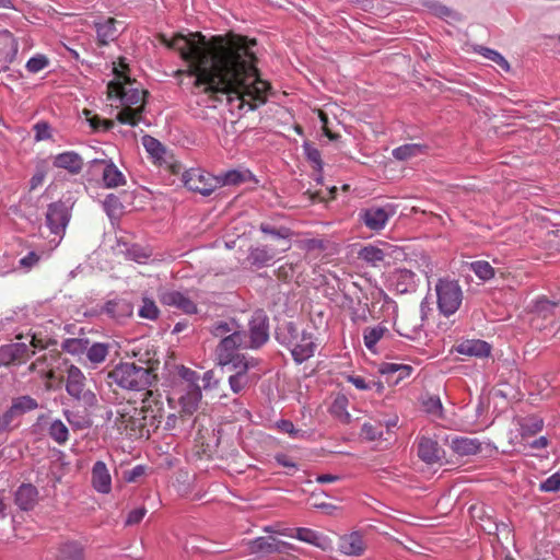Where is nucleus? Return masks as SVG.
<instances>
[{
	"instance_id": "obj_1",
	"label": "nucleus",
	"mask_w": 560,
	"mask_h": 560,
	"mask_svg": "<svg viewBox=\"0 0 560 560\" xmlns=\"http://www.w3.org/2000/svg\"><path fill=\"white\" fill-rule=\"evenodd\" d=\"M164 44L176 50L191 84L197 103L208 108L225 104L229 110L250 112L267 101L270 84L262 80L255 66L256 57L248 42L238 35L213 36L210 40L199 33L177 34Z\"/></svg>"
},
{
	"instance_id": "obj_2",
	"label": "nucleus",
	"mask_w": 560,
	"mask_h": 560,
	"mask_svg": "<svg viewBox=\"0 0 560 560\" xmlns=\"http://www.w3.org/2000/svg\"><path fill=\"white\" fill-rule=\"evenodd\" d=\"M127 66L121 60L118 67H114L115 78L107 84V94L110 101H118L120 107L115 118L122 125L136 127L142 120L144 110L145 91L137 86L126 73Z\"/></svg>"
},
{
	"instance_id": "obj_3",
	"label": "nucleus",
	"mask_w": 560,
	"mask_h": 560,
	"mask_svg": "<svg viewBox=\"0 0 560 560\" xmlns=\"http://www.w3.org/2000/svg\"><path fill=\"white\" fill-rule=\"evenodd\" d=\"M276 339L285 346L296 363H303L316 351L315 338L311 331L299 329L294 322H283L276 330Z\"/></svg>"
},
{
	"instance_id": "obj_4",
	"label": "nucleus",
	"mask_w": 560,
	"mask_h": 560,
	"mask_svg": "<svg viewBox=\"0 0 560 560\" xmlns=\"http://www.w3.org/2000/svg\"><path fill=\"white\" fill-rule=\"evenodd\" d=\"M108 378L121 389L143 392L154 383L155 375L150 368L135 362H121L108 373Z\"/></svg>"
},
{
	"instance_id": "obj_5",
	"label": "nucleus",
	"mask_w": 560,
	"mask_h": 560,
	"mask_svg": "<svg viewBox=\"0 0 560 560\" xmlns=\"http://www.w3.org/2000/svg\"><path fill=\"white\" fill-rule=\"evenodd\" d=\"M240 350H250L245 340V330L230 334L223 340H220L215 348V359L218 365L225 368L232 364H241L242 362L255 360Z\"/></svg>"
},
{
	"instance_id": "obj_6",
	"label": "nucleus",
	"mask_w": 560,
	"mask_h": 560,
	"mask_svg": "<svg viewBox=\"0 0 560 560\" xmlns=\"http://www.w3.org/2000/svg\"><path fill=\"white\" fill-rule=\"evenodd\" d=\"M71 218V208L63 201H56L48 206L46 212V226L52 237L48 241L50 250H55L61 243Z\"/></svg>"
},
{
	"instance_id": "obj_7",
	"label": "nucleus",
	"mask_w": 560,
	"mask_h": 560,
	"mask_svg": "<svg viewBox=\"0 0 560 560\" xmlns=\"http://www.w3.org/2000/svg\"><path fill=\"white\" fill-rule=\"evenodd\" d=\"M65 389L72 399L88 408H93L97 405L96 394L88 388L86 377L77 365L72 364L67 368Z\"/></svg>"
},
{
	"instance_id": "obj_8",
	"label": "nucleus",
	"mask_w": 560,
	"mask_h": 560,
	"mask_svg": "<svg viewBox=\"0 0 560 560\" xmlns=\"http://www.w3.org/2000/svg\"><path fill=\"white\" fill-rule=\"evenodd\" d=\"M438 308L448 317L455 314L463 302V290L456 280L441 278L435 284Z\"/></svg>"
},
{
	"instance_id": "obj_9",
	"label": "nucleus",
	"mask_w": 560,
	"mask_h": 560,
	"mask_svg": "<svg viewBox=\"0 0 560 560\" xmlns=\"http://www.w3.org/2000/svg\"><path fill=\"white\" fill-rule=\"evenodd\" d=\"M396 214V206L386 203L384 206L373 205L363 208L358 213V220L365 228L373 232H381L385 229L390 218Z\"/></svg>"
},
{
	"instance_id": "obj_10",
	"label": "nucleus",
	"mask_w": 560,
	"mask_h": 560,
	"mask_svg": "<svg viewBox=\"0 0 560 560\" xmlns=\"http://www.w3.org/2000/svg\"><path fill=\"white\" fill-rule=\"evenodd\" d=\"M182 182L188 190L203 197L210 196L218 188L217 176L200 167L186 170L182 175Z\"/></svg>"
},
{
	"instance_id": "obj_11",
	"label": "nucleus",
	"mask_w": 560,
	"mask_h": 560,
	"mask_svg": "<svg viewBox=\"0 0 560 560\" xmlns=\"http://www.w3.org/2000/svg\"><path fill=\"white\" fill-rule=\"evenodd\" d=\"M245 340L250 350L261 348L269 340V318L262 310L253 313Z\"/></svg>"
},
{
	"instance_id": "obj_12",
	"label": "nucleus",
	"mask_w": 560,
	"mask_h": 560,
	"mask_svg": "<svg viewBox=\"0 0 560 560\" xmlns=\"http://www.w3.org/2000/svg\"><path fill=\"white\" fill-rule=\"evenodd\" d=\"M371 284L361 285L352 281V320H366L371 315L369 291Z\"/></svg>"
},
{
	"instance_id": "obj_13",
	"label": "nucleus",
	"mask_w": 560,
	"mask_h": 560,
	"mask_svg": "<svg viewBox=\"0 0 560 560\" xmlns=\"http://www.w3.org/2000/svg\"><path fill=\"white\" fill-rule=\"evenodd\" d=\"M256 365L257 361L250 360L242 362L241 364H232L226 366L229 370L234 372L228 378L229 386L234 394H240L249 386L252 382L249 371L256 368Z\"/></svg>"
},
{
	"instance_id": "obj_14",
	"label": "nucleus",
	"mask_w": 560,
	"mask_h": 560,
	"mask_svg": "<svg viewBox=\"0 0 560 560\" xmlns=\"http://www.w3.org/2000/svg\"><path fill=\"white\" fill-rule=\"evenodd\" d=\"M290 548V544L278 540L272 537H257L249 540L247 549L249 553L257 556H267L271 553H282Z\"/></svg>"
},
{
	"instance_id": "obj_15",
	"label": "nucleus",
	"mask_w": 560,
	"mask_h": 560,
	"mask_svg": "<svg viewBox=\"0 0 560 560\" xmlns=\"http://www.w3.org/2000/svg\"><path fill=\"white\" fill-rule=\"evenodd\" d=\"M389 287L399 294L413 292L418 285L417 275L406 268L395 269L388 278Z\"/></svg>"
},
{
	"instance_id": "obj_16",
	"label": "nucleus",
	"mask_w": 560,
	"mask_h": 560,
	"mask_svg": "<svg viewBox=\"0 0 560 560\" xmlns=\"http://www.w3.org/2000/svg\"><path fill=\"white\" fill-rule=\"evenodd\" d=\"M161 302L164 305L176 307L185 314H196L198 308L196 303L184 292L168 290L161 294Z\"/></svg>"
},
{
	"instance_id": "obj_17",
	"label": "nucleus",
	"mask_w": 560,
	"mask_h": 560,
	"mask_svg": "<svg viewBox=\"0 0 560 560\" xmlns=\"http://www.w3.org/2000/svg\"><path fill=\"white\" fill-rule=\"evenodd\" d=\"M362 336L364 346L372 353H378L377 343L380 341L383 346L387 339H392L393 337L389 329L383 324L365 327L363 329Z\"/></svg>"
},
{
	"instance_id": "obj_18",
	"label": "nucleus",
	"mask_w": 560,
	"mask_h": 560,
	"mask_svg": "<svg viewBox=\"0 0 560 560\" xmlns=\"http://www.w3.org/2000/svg\"><path fill=\"white\" fill-rule=\"evenodd\" d=\"M18 52V38L9 30L0 27V62L7 67L15 60Z\"/></svg>"
},
{
	"instance_id": "obj_19",
	"label": "nucleus",
	"mask_w": 560,
	"mask_h": 560,
	"mask_svg": "<svg viewBox=\"0 0 560 560\" xmlns=\"http://www.w3.org/2000/svg\"><path fill=\"white\" fill-rule=\"evenodd\" d=\"M91 482L98 493L108 494L112 491V476L103 460L94 463L91 471Z\"/></svg>"
},
{
	"instance_id": "obj_20",
	"label": "nucleus",
	"mask_w": 560,
	"mask_h": 560,
	"mask_svg": "<svg viewBox=\"0 0 560 560\" xmlns=\"http://www.w3.org/2000/svg\"><path fill=\"white\" fill-rule=\"evenodd\" d=\"M418 456L427 464H435L444 457V451L431 438H421L418 443Z\"/></svg>"
},
{
	"instance_id": "obj_21",
	"label": "nucleus",
	"mask_w": 560,
	"mask_h": 560,
	"mask_svg": "<svg viewBox=\"0 0 560 560\" xmlns=\"http://www.w3.org/2000/svg\"><path fill=\"white\" fill-rule=\"evenodd\" d=\"M142 145L155 165H167V150L161 141L152 136L144 135L141 139Z\"/></svg>"
},
{
	"instance_id": "obj_22",
	"label": "nucleus",
	"mask_w": 560,
	"mask_h": 560,
	"mask_svg": "<svg viewBox=\"0 0 560 560\" xmlns=\"http://www.w3.org/2000/svg\"><path fill=\"white\" fill-rule=\"evenodd\" d=\"M52 164L57 168H63L72 175L79 174L83 168V159L74 151H66L54 158Z\"/></svg>"
},
{
	"instance_id": "obj_23",
	"label": "nucleus",
	"mask_w": 560,
	"mask_h": 560,
	"mask_svg": "<svg viewBox=\"0 0 560 560\" xmlns=\"http://www.w3.org/2000/svg\"><path fill=\"white\" fill-rule=\"evenodd\" d=\"M102 180L106 188H117L126 184V177L112 160H102Z\"/></svg>"
},
{
	"instance_id": "obj_24",
	"label": "nucleus",
	"mask_w": 560,
	"mask_h": 560,
	"mask_svg": "<svg viewBox=\"0 0 560 560\" xmlns=\"http://www.w3.org/2000/svg\"><path fill=\"white\" fill-rule=\"evenodd\" d=\"M38 500V490L31 483H22L15 491V504L22 511H31L34 509Z\"/></svg>"
},
{
	"instance_id": "obj_25",
	"label": "nucleus",
	"mask_w": 560,
	"mask_h": 560,
	"mask_svg": "<svg viewBox=\"0 0 560 560\" xmlns=\"http://www.w3.org/2000/svg\"><path fill=\"white\" fill-rule=\"evenodd\" d=\"M202 399V392L198 384H188L185 393L179 397L182 411L186 415H192L199 408Z\"/></svg>"
},
{
	"instance_id": "obj_26",
	"label": "nucleus",
	"mask_w": 560,
	"mask_h": 560,
	"mask_svg": "<svg viewBox=\"0 0 560 560\" xmlns=\"http://www.w3.org/2000/svg\"><path fill=\"white\" fill-rule=\"evenodd\" d=\"M103 311L110 318L120 320L132 315L133 306L129 300L125 298H117L106 302V304L103 307Z\"/></svg>"
},
{
	"instance_id": "obj_27",
	"label": "nucleus",
	"mask_w": 560,
	"mask_h": 560,
	"mask_svg": "<svg viewBox=\"0 0 560 560\" xmlns=\"http://www.w3.org/2000/svg\"><path fill=\"white\" fill-rule=\"evenodd\" d=\"M456 351L464 355L485 358L490 354L491 347L480 339H467L456 347Z\"/></svg>"
},
{
	"instance_id": "obj_28",
	"label": "nucleus",
	"mask_w": 560,
	"mask_h": 560,
	"mask_svg": "<svg viewBox=\"0 0 560 560\" xmlns=\"http://www.w3.org/2000/svg\"><path fill=\"white\" fill-rule=\"evenodd\" d=\"M451 448L459 456H469L480 452L481 443L475 438L456 436L451 441Z\"/></svg>"
},
{
	"instance_id": "obj_29",
	"label": "nucleus",
	"mask_w": 560,
	"mask_h": 560,
	"mask_svg": "<svg viewBox=\"0 0 560 560\" xmlns=\"http://www.w3.org/2000/svg\"><path fill=\"white\" fill-rule=\"evenodd\" d=\"M275 252L266 245L250 247L247 259L249 264L258 269L269 266L275 259Z\"/></svg>"
},
{
	"instance_id": "obj_30",
	"label": "nucleus",
	"mask_w": 560,
	"mask_h": 560,
	"mask_svg": "<svg viewBox=\"0 0 560 560\" xmlns=\"http://www.w3.org/2000/svg\"><path fill=\"white\" fill-rule=\"evenodd\" d=\"M294 534H287L289 537L299 539L303 542L326 549L328 547L327 537L311 528L299 527L293 529Z\"/></svg>"
},
{
	"instance_id": "obj_31",
	"label": "nucleus",
	"mask_w": 560,
	"mask_h": 560,
	"mask_svg": "<svg viewBox=\"0 0 560 560\" xmlns=\"http://www.w3.org/2000/svg\"><path fill=\"white\" fill-rule=\"evenodd\" d=\"M52 250H50V245L48 244V248L38 247L34 250L28 252L25 256L19 259L18 268L23 270L24 272L31 271L34 267H36L40 260L47 259Z\"/></svg>"
},
{
	"instance_id": "obj_32",
	"label": "nucleus",
	"mask_w": 560,
	"mask_h": 560,
	"mask_svg": "<svg viewBox=\"0 0 560 560\" xmlns=\"http://www.w3.org/2000/svg\"><path fill=\"white\" fill-rule=\"evenodd\" d=\"M18 339H20V340L25 339V340L10 343V345H11L12 350L16 357V360L24 361L35 353V351L32 350L31 348L37 347V343H36L37 340H36L34 334H32V335L27 334L25 337H23L22 335H19Z\"/></svg>"
},
{
	"instance_id": "obj_33",
	"label": "nucleus",
	"mask_w": 560,
	"mask_h": 560,
	"mask_svg": "<svg viewBox=\"0 0 560 560\" xmlns=\"http://www.w3.org/2000/svg\"><path fill=\"white\" fill-rule=\"evenodd\" d=\"M243 329V326L234 318L222 319L214 322L210 327V334L214 338L223 340L230 334L237 332Z\"/></svg>"
},
{
	"instance_id": "obj_34",
	"label": "nucleus",
	"mask_w": 560,
	"mask_h": 560,
	"mask_svg": "<svg viewBox=\"0 0 560 560\" xmlns=\"http://www.w3.org/2000/svg\"><path fill=\"white\" fill-rule=\"evenodd\" d=\"M358 259L362 260L371 267H378L385 259L384 250L374 245L362 246L358 253Z\"/></svg>"
},
{
	"instance_id": "obj_35",
	"label": "nucleus",
	"mask_w": 560,
	"mask_h": 560,
	"mask_svg": "<svg viewBox=\"0 0 560 560\" xmlns=\"http://www.w3.org/2000/svg\"><path fill=\"white\" fill-rule=\"evenodd\" d=\"M95 27L97 39L102 45H107L108 43L115 40L119 34L117 22L112 18L105 20L104 22L96 23Z\"/></svg>"
},
{
	"instance_id": "obj_36",
	"label": "nucleus",
	"mask_w": 560,
	"mask_h": 560,
	"mask_svg": "<svg viewBox=\"0 0 560 560\" xmlns=\"http://www.w3.org/2000/svg\"><path fill=\"white\" fill-rule=\"evenodd\" d=\"M252 177L248 170H230L217 176L218 188L222 186H233L246 182Z\"/></svg>"
},
{
	"instance_id": "obj_37",
	"label": "nucleus",
	"mask_w": 560,
	"mask_h": 560,
	"mask_svg": "<svg viewBox=\"0 0 560 560\" xmlns=\"http://www.w3.org/2000/svg\"><path fill=\"white\" fill-rule=\"evenodd\" d=\"M348 405V396L343 393H338L329 407V412L334 418L338 419L339 421L348 423L350 420Z\"/></svg>"
},
{
	"instance_id": "obj_38",
	"label": "nucleus",
	"mask_w": 560,
	"mask_h": 560,
	"mask_svg": "<svg viewBox=\"0 0 560 560\" xmlns=\"http://www.w3.org/2000/svg\"><path fill=\"white\" fill-rule=\"evenodd\" d=\"M109 352V347L104 342H93L89 341L88 349L85 351L86 359L91 363L92 368H96L98 364L103 363Z\"/></svg>"
},
{
	"instance_id": "obj_39",
	"label": "nucleus",
	"mask_w": 560,
	"mask_h": 560,
	"mask_svg": "<svg viewBox=\"0 0 560 560\" xmlns=\"http://www.w3.org/2000/svg\"><path fill=\"white\" fill-rule=\"evenodd\" d=\"M427 147L420 143H406L395 148L392 152L393 156L399 161H406L423 154Z\"/></svg>"
},
{
	"instance_id": "obj_40",
	"label": "nucleus",
	"mask_w": 560,
	"mask_h": 560,
	"mask_svg": "<svg viewBox=\"0 0 560 560\" xmlns=\"http://www.w3.org/2000/svg\"><path fill=\"white\" fill-rule=\"evenodd\" d=\"M303 153L306 158V160L311 163L313 170L320 175L323 172V160L322 154L318 151V149L311 142H304L303 145Z\"/></svg>"
},
{
	"instance_id": "obj_41",
	"label": "nucleus",
	"mask_w": 560,
	"mask_h": 560,
	"mask_svg": "<svg viewBox=\"0 0 560 560\" xmlns=\"http://www.w3.org/2000/svg\"><path fill=\"white\" fill-rule=\"evenodd\" d=\"M58 558L60 560H83V548L75 541H68L60 546Z\"/></svg>"
},
{
	"instance_id": "obj_42",
	"label": "nucleus",
	"mask_w": 560,
	"mask_h": 560,
	"mask_svg": "<svg viewBox=\"0 0 560 560\" xmlns=\"http://www.w3.org/2000/svg\"><path fill=\"white\" fill-rule=\"evenodd\" d=\"M48 434L59 445L66 444L69 440V430L60 419L51 421L48 428Z\"/></svg>"
},
{
	"instance_id": "obj_43",
	"label": "nucleus",
	"mask_w": 560,
	"mask_h": 560,
	"mask_svg": "<svg viewBox=\"0 0 560 560\" xmlns=\"http://www.w3.org/2000/svg\"><path fill=\"white\" fill-rule=\"evenodd\" d=\"M11 406L18 413L23 416L26 412L33 411L38 407L36 399L28 395L19 396L12 399Z\"/></svg>"
},
{
	"instance_id": "obj_44",
	"label": "nucleus",
	"mask_w": 560,
	"mask_h": 560,
	"mask_svg": "<svg viewBox=\"0 0 560 560\" xmlns=\"http://www.w3.org/2000/svg\"><path fill=\"white\" fill-rule=\"evenodd\" d=\"M469 269L483 281L490 280L494 277L493 267L486 260H476L469 264Z\"/></svg>"
},
{
	"instance_id": "obj_45",
	"label": "nucleus",
	"mask_w": 560,
	"mask_h": 560,
	"mask_svg": "<svg viewBox=\"0 0 560 560\" xmlns=\"http://www.w3.org/2000/svg\"><path fill=\"white\" fill-rule=\"evenodd\" d=\"M89 341L86 338H69L63 341L62 349L72 355H80L85 353Z\"/></svg>"
},
{
	"instance_id": "obj_46",
	"label": "nucleus",
	"mask_w": 560,
	"mask_h": 560,
	"mask_svg": "<svg viewBox=\"0 0 560 560\" xmlns=\"http://www.w3.org/2000/svg\"><path fill=\"white\" fill-rule=\"evenodd\" d=\"M103 208L110 219L118 218L122 212V203L120 199L114 194L106 196L103 201Z\"/></svg>"
},
{
	"instance_id": "obj_47",
	"label": "nucleus",
	"mask_w": 560,
	"mask_h": 560,
	"mask_svg": "<svg viewBox=\"0 0 560 560\" xmlns=\"http://www.w3.org/2000/svg\"><path fill=\"white\" fill-rule=\"evenodd\" d=\"M477 52L480 54L482 57L487 58L488 60H491L494 63H497L505 72L510 71V63L499 51L488 47L480 46L477 49Z\"/></svg>"
},
{
	"instance_id": "obj_48",
	"label": "nucleus",
	"mask_w": 560,
	"mask_h": 560,
	"mask_svg": "<svg viewBox=\"0 0 560 560\" xmlns=\"http://www.w3.org/2000/svg\"><path fill=\"white\" fill-rule=\"evenodd\" d=\"M49 63L50 61L46 55L36 54L26 61L25 69L28 73L36 74L45 70Z\"/></svg>"
},
{
	"instance_id": "obj_49",
	"label": "nucleus",
	"mask_w": 560,
	"mask_h": 560,
	"mask_svg": "<svg viewBox=\"0 0 560 560\" xmlns=\"http://www.w3.org/2000/svg\"><path fill=\"white\" fill-rule=\"evenodd\" d=\"M383 424L376 423H364L361 429V438L366 441H376L383 439ZM386 440V438H384Z\"/></svg>"
},
{
	"instance_id": "obj_50",
	"label": "nucleus",
	"mask_w": 560,
	"mask_h": 560,
	"mask_svg": "<svg viewBox=\"0 0 560 560\" xmlns=\"http://www.w3.org/2000/svg\"><path fill=\"white\" fill-rule=\"evenodd\" d=\"M21 417L20 413L15 411V409L10 406L1 416H0V432L11 431L18 424V419Z\"/></svg>"
},
{
	"instance_id": "obj_51",
	"label": "nucleus",
	"mask_w": 560,
	"mask_h": 560,
	"mask_svg": "<svg viewBox=\"0 0 560 560\" xmlns=\"http://www.w3.org/2000/svg\"><path fill=\"white\" fill-rule=\"evenodd\" d=\"M63 416L67 421L71 424V427L75 430L88 429L91 427L92 421L88 416L80 415L79 412L65 410Z\"/></svg>"
},
{
	"instance_id": "obj_52",
	"label": "nucleus",
	"mask_w": 560,
	"mask_h": 560,
	"mask_svg": "<svg viewBox=\"0 0 560 560\" xmlns=\"http://www.w3.org/2000/svg\"><path fill=\"white\" fill-rule=\"evenodd\" d=\"M138 315L141 318L154 320L160 315V310L158 308L155 302L149 298L142 299V305L138 311Z\"/></svg>"
},
{
	"instance_id": "obj_53",
	"label": "nucleus",
	"mask_w": 560,
	"mask_h": 560,
	"mask_svg": "<svg viewBox=\"0 0 560 560\" xmlns=\"http://www.w3.org/2000/svg\"><path fill=\"white\" fill-rule=\"evenodd\" d=\"M33 130H34V133H35L34 135V140L36 142H40V141H45V140H50L52 138V128L45 120L37 121L33 126Z\"/></svg>"
},
{
	"instance_id": "obj_54",
	"label": "nucleus",
	"mask_w": 560,
	"mask_h": 560,
	"mask_svg": "<svg viewBox=\"0 0 560 560\" xmlns=\"http://www.w3.org/2000/svg\"><path fill=\"white\" fill-rule=\"evenodd\" d=\"M276 425L281 432L288 433L292 439H303L307 435L306 431L295 429L290 420L281 419L277 421Z\"/></svg>"
},
{
	"instance_id": "obj_55",
	"label": "nucleus",
	"mask_w": 560,
	"mask_h": 560,
	"mask_svg": "<svg viewBox=\"0 0 560 560\" xmlns=\"http://www.w3.org/2000/svg\"><path fill=\"white\" fill-rule=\"evenodd\" d=\"M544 427L542 419L538 417H528L524 419V421L521 424L522 433L525 434H535L539 431H541Z\"/></svg>"
},
{
	"instance_id": "obj_56",
	"label": "nucleus",
	"mask_w": 560,
	"mask_h": 560,
	"mask_svg": "<svg viewBox=\"0 0 560 560\" xmlns=\"http://www.w3.org/2000/svg\"><path fill=\"white\" fill-rule=\"evenodd\" d=\"M557 307L558 304L556 302L550 301L546 298L537 299L534 305L535 312L544 317H547L549 314H552Z\"/></svg>"
},
{
	"instance_id": "obj_57",
	"label": "nucleus",
	"mask_w": 560,
	"mask_h": 560,
	"mask_svg": "<svg viewBox=\"0 0 560 560\" xmlns=\"http://www.w3.org/2000/svg\"><path fill=\"white\" fill-rule=\"evenodd\" d=\"M126 255L129 259L138 264H144L150 257V253L140 245H131L127 249Z\"/></svg>"
},
{
	"instance_id": "obj_58",
	"label": "nucleus",
	"mask_w": 560,
	"mask_h": 560,
	"mask_svg": "<svg viewBox=\"0 0 560 560\" xmlns=\"http://www.w3.org/2000/svg\"><path fill=\"white\" fill-rule=\"evenodd\" d=\"M542 492H557L560 490V472H555L539 485Z\"/></svg>"
},
{
	"instance_id": "obj_59",
	"label": "nucleus",
	"mask_w": 560,
	"mask_h": 560,
	"mask_svg": "<svg viewBox=\"0 0 560 560\" xmlns=\"http://www.w3.org/2000/svg\"><path fill=\"white\" fill-rule=\"evenodd\" d=\"M259 229L262 233L268 234L276 238L288 240L292 234L290 229H288V228L275 229V228L270 226L269 224H265V223L260 224Z\"/></svg>"
},
{
	"instance_id": "obj_60",
	"label": "nucleus",
	"mask_w": 560,
	"mask_h": 560,
	"mask_svg": "<svg viewBox=\"0 0 560 560\" xmlns=\"http://www.w3.org/2000/svg\"><path fill=\"white\" fill-rule=\"evenodd\" d=\"M398 371H402L405 375H410L412 368L406 364L384 363L381 368V373L384 375H395Z\"/></svg>"
},
{
	"instance_id": "obj_61",
	"label": "nucleus",
	"mask_w": 560,
	"mask_h": 560,
	"mask_svg": "<svg viewBox=\"0 0 560 560\" xmlns=\"http://www.w3.org/2000/svg\"><path fill=\"white\" fill-rule=\"evenodd\" d=\"M147 514V509L144 506H140L131 510L125 521L127 526H132L139 524Z\"/></svg>"
},
{
	"instance_id": "obj_62",
	"label": "nucleus",
	"mask_w": 560,
	"mask_h": 560,
	"mask_svg": "<svg viewBox=\"0 0 560 560\" xmlns=\"http://www.w3.org/2000/svg\"><path fill=\"white\" fill-rule=\"evenodd\" d=\"M351 548L352 557L361 556L366 549V544L363 541L362 536L357 532H352Z\"/></svg>"
},
{
	"instance_id": "obj_63",
	"label": "nucleus",
	"mask_w": 560,
	"mask_h": 560,
	"mask_svg": "<svg viewBox=\"0 0 560 560\" xmlns=\"http://www.w3.org/2000/svg\"><path fill=\"white\" fill-rule=\"evenodd\" d=\"M16 360V357L12 350L11 345H4L0 347V364L8 365Z\"/></svg>"
},
{
	"instance_id": "obj_64",
	"label": "nucleus",
	"mask_w": 560,
	"mask_h": 560,
	"mask_svg": "<svg viewBox=\"0 0 560 560\" xmlns=\"http://www.w3.org/2000/svg\"><path fill=\"white\" fill-rule=\"evenodd\" d=\"M145 467L143 465H137L130 470L126 471L125 479L128 482H135L139 477L144 475Z\"/></svg>"
}]
</instances>
